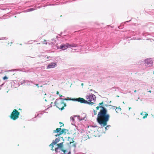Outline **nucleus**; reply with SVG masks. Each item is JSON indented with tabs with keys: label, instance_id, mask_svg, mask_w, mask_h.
<instances>
[{
	"label": "nucleus",
	"instance_id": "f257e3e1",
	"mask_svg": "<svg viewBox=\"0 0 154 154\" xmlns=\"http://www.w3.org/2000/svg\"><path fill=\"white\" fill-rule=\"evenodd\" d=\"M110 116L109 115L101 117L100 118H97V122L100 125L99 127L100 128H102L106 125L107 122L109 121Z\"/></svg>",
	"mask_w": 154,
	"mask_h": 154
},
{
	"label": "nucleus",
	"instance_id": "f03ea898",
	"mask_svg": "<svg viewBox=\"0 0 154 154\" xmlns=\"http://www.w3.org/2000/svg\"><path fill=\"white\" fill-rule=\"evenodd\" d=\"M99 108H101L102 109L98 112L97 118H100L102 116L109 115V114L107 113V110L106 109L104 106H98L96 107L97 110Z\"/></svg>",
	"mask_w": 154,
	"mask_h": 154
},
{
	"label": "nucleus",
	"instance_id": "7ed1b4c3",
	"mask_svg": "<svg viewBox=\"0 0 154 154\" xmlns=\"http://www.w3.org/2000/svg\"><path fill=\"white\" fill-rule=\"evenodd\" d=\"M59 100V99H57L54 102V106H56L57 107L58 109L62 110L64 109V107L66 106V104L63 101H60L58 102H57Z\"/></svg>",
	"mask_w": 154,
	"mask_h": 154
},
{
	"label": "nucleus",
	"instance_id": "20e7f679",
	"mask_svg": "<svg viewBox=\"0 0 154 154\" xmlns=\"http://www.w3.org/2000/svg\"><path fill=\"white\" fill-rule=\"evenodd\" d=\"M20 115V113L17 109H14L11 113L10 117L13 120L17 119Z\"/></svg>",
	"mask_w": 154,
	"mask_h": 154
},
{
	"label": "nucleus",
	"instance_id": "39448f33",
	"mask_svg": "<svg viewBox=\"0 0 154 154\" xmlns=\"http://www.w3.org/2000/svg\"><path fill=\"white\" fill-rule=\"evenodd\" d=\"M73 100L75 101H78L80 102L81 103L87 104L92 105L94 104V103L92 102L91 101V102H88V101L85 100L84 98L81 97H79L76 98V99H73Z\"/></svg>",
	"mask_w": 154,
	"mask_h": 154
},
{
	"label": "nucleus",
	"instance_id": "423d86ee",
	"mask_svg": "<svg viewBox=\"0 0 154 154\" xmlns=\"http://www.w3.org/2000/svg\"><path fill=\"white\" fill-rule=\"evenodd\" d=\"M96 97L95 95L91 93L89 94V95L86 96V98L88 101L91 102L92 100H96Z\"/></svg>",
	"mask_w": 154,
	"mask_h": 154
},
{
	"label": "nucleus",
	"instance_id": "0eeeda50",
	"mask_svg": "<svg viewBox=\"0 0 154 154\" xmlns=\"http://www.w3.org/2000/svg\"><path fill=\"white\" fill-rule=\"evenodd\" d=\"M69 45V44L68 43H66V44H62L60 46H57L56 47L58 49H61L62 50H65L69 48L68 45Z\"/></svg>",
	"mask_w": 154,
	"mask_h": 154
},
{
	"label": "nucleus",
	"instance_id": "6e6552de",
	"mask_svg": "<svg viewBox=\"0 0 154 154\" xmlns=\"http://www.w3.org/2000/svg\"><path fill=\"white\" fill-rule=\"evenodd\" d=\"M145 65L146 66H152L153 62L151 59H146L145 60Z\"/></svg>",
	"mask_w": 154,
	"mask_h": 154
},
{
	"label": "nucleus",
	"instance_id": "1a4fd4ad",
	"mask_svg": "<svg viewBox=\"0 0 154 154\" xmlns=\"http://www.w3.org/2000/svg\"><path fill=\"white\" fill-rule=\"evenodd\" d=\"M51 57H48L47 55H42L41 56H39V58H40V59L41 60V62H45V61H47L46 60L47 59H49L51 58Z\"/></svg>",
	"mask_w": 154,
	"mask_h": 154
},
{
	"label": "nucleus",
	"instance_id": "9d476101",
	"mask_svg": "<svg viewBox=\"0 0 154 154\" xmlns=\"http://www.w3.org/2000/svg\"><path fill=\"white\" fill-rule=\"evenodd\" d=\"M60 139L59 137L57 138L55 140H54L52 142L50 145H49V146H51V147L52 148L51 149L53 151L54 150L53 148L54 146V145L56 144L57 143H58L60 141Z\"/></svg>",
	"mask_w": 154,
	"mask_h": 154
},
{
	"label": "nucleus",
	"instance_id": "9b49d317",
	"mask_svg": "<svg viewBox=\"0 0 154 154\" xmlns=\"http://www.w3.org/2000/svg\"><path fill=\"white\" fill-rule=\"evenodd\" d=\"M75 117H77V119L78 120H79V121L82 120V119H80V116H79L78 115H74L73 116V117H70V119L71 120V121H72L71 124L72 125H75V120L74 118Z\"/></svg>",
	"mask_w": 154,
	"mask_h": 154
},
{
	"label": "nucleus",
	"instance_id": "f8f14e48",
	"mask_svg": "<svg viewBox=\"0 0 154 154\" xmlns=\"http://www.w3.org/2000/svg\"><path fill=\"white\" fill-rule=\"evenodd\" d=\"M57 62H54L49 64L47 67V69L53 68L57 66Z\"/></svg>",
	"mask_w": 154,
	"mask_h": 154
},
{
	"label": "nucleus",
	"instance_id": "ddd939ff",
	"mask_svg": "<svg viewBox=\"0 0 154 154\" xmlns=\"http://www.w3.org/2000/svg\"><path fill=\"white\" fill-rule=\"evenodd\" d=\"M72 2V1L71 0H69L68 1L62 2H60V3H59V2H57L55 4H48V5H58L60 4H61V5H63V4H66L67 2Z\"/></svg>",
	"mask_w": 154,
	"mask_h": 154
},
{
	"label": "nucleus",
	"instance_id": "4468645a",
	"mask_svg": "<svg viewBox=\"0 0 154 154\" xmlns=\"http://www.w3.org/2000/svg\"><path fill=\"white\" fill-rule=\"evenodd\" d=\"M57 147L55 148V151H57L58 149H61L63 145V142H62L57 144Z\"/></svg>",
	"mask_w": 154,
	"mask_h": 154
},
{
	"label": "nucleus",
	"instance_id": "2eb2a0df",
	"mask_svg": "<svg viewBox=\"0 0 154 154\" xmlns=\"http://www.w3.org/2000/svg\"><path fill=\"white\" fill-rule=\"evenodd\" d=\"M64 97V96H62V95H61V96H60V98L59 99V100H62L61 101H63V100H72V101H74L73 100V99H76V98H70V99H67V98H62L61 97Z\"/></svg>",
	"mask_w": 154,
	"mask_h": 154
},
{
	"label": "nucleus",
	"instance_id": "dca6fc26",
	"mask_svg": "<svg viewBox=\"0 0 154 154\" xmlns=\"http://www.w3.org/2000/svg\"><path fill=\"white\" fill-rule=\"evenodd\" d=\"M127 33L129 34L130 35H135L136 33L134 31H132L131 30H129L127 31Z\"/></svg>",
	"mask_w": 154,
	"mask_h": 154
},
{
	"label": "nucleus",
	"instance_id": "f3484780",
	"mask_svg": "<svg viewBox=\"0 0 154 154\" xmlns=\"http://www.w3.org/2000/svg\"><path fill=\"white\" fill-rule=\"evenodd\" d=\"M147 26L149 28L152 27L154 28V23H148L147 24Z\"/></svg>",
	"mask_w": 154,
	"mask_h": 154
},
{
	"label": "nucleus",
	"instance_id": "a211bd4d",
	"mask_svg": "<svg viewBox=\"0 0 154 154\" xmlns=\"http://www.w3.org/2000/svg\"><path fill=\"white\" fill-rule=\"evenodd\" d=\"M78 46L77 44L75 43H72L71 44H69V45H68L69 48H71L72 47H76Z\"/></svg>",
	"mask_w": 154,
	"mask_h": 154
},
{
	"label": "nucleus",
	"instance_id": "6ab92c4d",
	"mask_svg": "<svg viewBox=\"0 0 154 154\" xmlns=\"http://www.w3.org/2000/svg\"><path fill=\"white\" fill-rule=\"evenodd\" d=\"M65 131H68V130L67 129H61V130L60 131V135H61L63 133H64V134H66V132H65Z\"/></svg>",
	"mask_w": 154,
	"mask_h": 154
},
{
	"label": "nucleus",
	"instance_id": "aec40b11",
	"mask_svg": "<svg viewBox=\"0 0 154 154\" xmlns=\"http://www.w3.org/2000/svg\"><path fill=\"white\" fill-rule=\"evenodd\" d=\"M61 130V128H57L54 131V132H56L57 133H58L59 132H60V131Z\"/></svg>",
	"mask_w": 154,
	"mask_h": 154
},
{
	"label": "nucleus",
	"instance_id": "412c9836",
	"mask_svg": "<svg viewBox=\"0 0 154 154\" xmlns=\"http://www.w3.org/2000/svg\"><path fill=\"white\" fill-rule=\"evenodd\" d=\"M111 127V126L110 125H106V127H105V131H106L107 130H108L109 129V128Z\"/></svg>",
	"mask_w": 154,
	"mask_h": 154
},
{
	"label": "nucleus",
	"instance_id": "4be33fe9",
	"mask_svg": "<svg viewBox=\"0 0 154 154\" xmlns=\"http://www.w3.org/2000/svg\"><path fill=\"white\" fill-rule=\"evenodd\" d=\"M114 108H116V109H117V110H116V111L117 112H118V111H120L121 110V109L120 107L117 108L116 107V106H114Z\"/></svg>",
	"mask_w": 154,
	"mask_h": 154
},
{
	"label": "nucleus",
	"instance_id": "5701e85b",
	"mask_svg": "<svg viewBox=\"0 0 154 154\" xmlns=\"http://www.w3.org/2000/svg\"><path fill=\"white\" fill-rule=\"evenodd\" d=\"M45 112L48 113L47 112H45V110H44L43 111H39V115L40 114L42 115L43 114V113H45Z\"/></svg>",
	"mask_w": 154,
	"mask_h": 154
},
{
	"label": "nucleus",
	"instance_id": "b1692460",
	"mask_svg": "<svg viewBox=\"0 0 154 154\" xmlns=\"http://www.w3.org/2000/svg\"><path fill=\"white\" fill-rule=\"evenodd\" d=\"M62 150L61 149H58L57 150V151H55L56 152H60V151H62Z\"/></svg>",
	"mask_w": 154,
	"mask_h": 154
},
{
	"label": "nucleus",
	"instance_id": "393cba45",
	"mask_svg": "<svg viewBox=\"0 0 154 154\" xmlns=\"http://www.w3.org/2000/svg\"><path fill=\"white\" fill-rule=\"evenodd\" d=\"M72 142H70L69 143H67L68 146H69V145L71 144V143H73L74 142V141L73 140H72Z\"/></svg>",
	"mask_w": 154,
	"mask_h": 154
},
{
	"label": "nucleus",
	"instance_id": "a878e982",
	"mask_svg": "<svg viewBox=\"0 0 154 154\" xmlns=\"http://www.w3.org/2000/svg\"><path fill=\"white\" fill-rule=\"evenodd\" d=\"M68 150H69V151L67 153V154H71V151L70 148L68 149Z\"/></svg>",
	"mask_w": 154,
	"mask_h": 154
},
{
	"label": "nucleus",
	"instance_id": "bb28decb",
	"mask_svg": "<svg viewBox=\"0 0 154 154\" xmlns=\"http://www.w3.org/2000/svg\"><path fill=\"white\" fill-rule=\"evenodd\" d=\"M8 79V77H7V76H5L3 78V79L4 80H5L6 79Z\"/></svg>",
	"mask_w": 154,
	"mask_h": 154
},
{
	"label": "nucleus",
	"instance_id": "cd10ccee",
	"mask_svg": "<svg viewBox=\"0 0 154 154\" xmlns=\"http://www.w3.org/2000/svg\"><path fill=\"white\" fill-rule=\"evenodd\" d=\"M96 114H97V111L94 109V115H95Z\"/></svg>",
	"mask_w": 154,
	"mask_h": 154
},
{
	"label": "nucleus",
	"instance_id": "c85d7f7f",
	"mask_svg": "<svg viewBox=\"0 0 154 154\" xmlns=\"http://www.w3.org/2000/svg\"><path fill=\"white\" fill-rule=\"evenodd\" d=\"M40 43H39V44H45L46 45H47V42H45V43H44L43 42H40Z\"/></svg>",
	"mask_w": 154,
	"mask_h": 154
},
{
	"label": "nucleus",
	"instance_id": "c756f323",
	"mask_svg": "<svg viewBox=\"0 0 154 154\" xmlns=\"http://www.w3.org/2000/svg\"><path fill=\"white\" fill-rule=\"evenodd\" d=\"M62 151L63 152V153H60V154H65V152H66V150H63V149H62Z\"/></svg>",
	"mask_w": 154,
	"mask_h": 154
},
{
	"label": "nucleus",
	"instance_id": "7c9ffc66",
	"mask_svg": "<svg viewBox=\"0 0 154 154\" xmlns=\"http://www.w3.org/2000/svg\"><path fill=\"white\" fill-rule=\"evenodd\" d=\"M118 28L120 29H122L123 27V26H119L118 27Z\"/></svg>",
	"mask_w": 154,
	"mask_h": 154
},
{
	"label": "nucleus",
	"instance_id": "2f4dec72",
	"mask_svg": "<svg viewBox=\"0 0 154 154\" xmlns=\"http://www.w3.org/2000/svg\"><path fill=\"white\" fill-rule=\"evenodd\" d=\"M72 140V138L71 137H68V140L69 141L71 140Z\"/></svg>",
	"mask_w": 154,
	"mask_h": 154
},
{
	"label": "nucleus",
	"instance_id": "473e14b6",
	"mask_svg": "<svg viewBox=\"0 0 154 154\" xmlns=\"http://www.w3.org/2000/svg\"><path fill=\"white\" fill-rule=\"evenodd\" d=\"M72 146H74L75 148L76 147V144L75 143L73 144L72 145Z\"/></svg>",
	"mask_w": 154,
	"mask_h": 154
},
{
	"label": "nucleus",
	"instance_id": "72a5a7b5",
	"mask_svg": "<svg viewBox=\"0 0 154 154\" xmlns=\"http://www.w3.org/2000/svg\"><path fill=\"white\" fill-rule=\"evenodd\" d=\"M103 104V102H102L101 103H100L99 104V105H102V104Z\"/></svg>",
	"mask_w": 154,
	"mask_h": 154
},
{
	"label": "nucleus",
	"instance_id": "f704fd0d",
	"mask_svg": "<svg viewBox=\"0 0 154 154\" xmlns=\"http://www.w3.org/2000/svg\"><path fill=\"white\" fill-rule=\"evenodd\" d=\"M152 14L153 16L154 17V10L153 11V12H152Z\"/></svg>",
	"mask_w": 154,
	"mask_h": 154
},
{
	"label": "nucleus",
	"instance_id": "c9c22d12",
	"mask_svg": "<svg viewBox=\"0 0 154 154\" xmlns=\"http://www.w3.org/2000/svg\"><path fill=\"white\" fill-rule=\"evenodd\" d=\"M59 135H60V134H57V135H55V137H57V136H59Z\"/></svg>",
	"mask_w": 154,
	"mask_h": 154
},
{
	"label": "nucleus",
	"instance_id": "e433bc0d",
	"mask_svg": "<svg viewBox=\"0 0 154 154\" xmlns=\"http://www.w3.org/2000/svg\"><path fill=\"white\" fill-rule=\"evenodd\" d=\"M108 26H110V25H108ZM110 27L111 28H114V26H110Z\"/></svg>",
	"mask_w": 154,
	"mask_h": 154
},
{
	"label": "nucleus",
	"instance_id": "4c0bfd02",
	"mask_svg": "<svg viewBox=\"0 0 154 154\" xmlns=\"http://www.w3.org/2000/svg\"><path fill=\"white\" fill-rule=\"evenodd\" d=\"M117 88L116 87H112V89H116Z\"/></svg>",
	"mask_w": 154,
	"mask_h": 154
},
{
	"label": "nucleus",
	"instance_id": "58836bf2",
	"mask_svg": "<svg viewBox=\"0 0 154 154\" xmlns=\"http://www.w3.org/2000/svg\"><path fill=\"white\" fill-rule=\"evenodd\" d=\"M146 116H145L143 117V119H144L146 118Z\"/></svg>",
	"mask_w": 154,
	"mask_h": 154
},
{
	"label": "nucleus",
	"instance_id": "ea45409f",
	"mask_svg": "<svg viewBox=\"0 0 154 154\" xmlns=\"http://www.w3.org/2000/svg\"><path fill=\"white\" fill-rule=\"evenodd\" d=\"M146 116H145L143 117V119H144L146 118Z\"/></svg>",
	"mask_w": 154,
	"mask_h": 154
},
{
	"label": "nucleus",
	"instance_id": "a19ab883",
	"mask_svg": "<svg viewBox=\"0 0 154 154\" xmlns=\"http://www.w3.org/2000/svg\"><path fill=\"white\" fill-rule=\"evenodd\" d=\"M62 32H61V33H60V34H59L58 35H59V36H61V35H62Z\"/></svg>",
	"mask_w": 154,
	"mask_h": 154
},
{
	"label": "nucleus",
	"instance_id": "79ce46f5",
	"mask_svg": "<svg viewBox=\"0 0 154 154\" xmlns=\"http://www.w3.org/2000/svg\"><path fill=\"white\" fill-rule=\"evenodd\" d=\"M63 150L66 151V152H65V154H66V152H67L68 149L67 150Z\"/></svg>",
	"mask_w": 154,
	"mask_h": 154
},
{
	"label": "nucleus",
	"instance_id": "37998d69",
	"mask_svg": "<svg viewBox=\"0 0 154 154\" xmlns=\"http://www.w3.org/2000/svg\"><path fill=\"white\" fill-rule=\"evenodd\" d=\"M140 115L142 116L143 115V113L142 112L140 113Z\"/></svg>",
	"mask_w": 154,
	"mask_h": 154
},
{
	"label": "nucleus",
	"instance_id": "c03bdc74",
	"mask_svg": "<svg viewBox=\"0 0 154 154\" xmlns=\"http://www.w3.org/2000/svg\"><path fill=\"white\" fill-rule=\"evenodd\" d=\"M33 10H32V8H31L29 9V10L30 11H32Z\"/></svg>",
	"mask_w": 154,
	"mask_h": 154
},
{
	"label": "nucleus",
	"instance_id": "a18cd8bd",
	"mask_svg": "<svg viewBox=\"0 0 154 154\" xmlns=\"http://www.w3.org/2000/svg\"><path fill=\"white\" fill-rule=\"evenodd\" d=\"M148 115L147 114H146L145 115V116H146L147 117V116Z\"/></svg>",
	"mask_w": 154,
	"mask_h": 154
},
{
	"label": "nucleus",
	"instance_id": "49530a36",
	"mask_svg": "<svg viewBox=\"0 0 154 154\" xmlns=\"http://www.w3.org/2000/svg\"><path fill=\"white\" fill-rule=\"evenodd\" d=\"M42 7V6H41V5L39 6V8H41Z\"/></svg>",
	"mask_w": 154,
	"mask_h": 154
},
{
	"label": "nucleus",
	"instance_id": "de8ad7c7",
	"mask_svg": "<svg viewBox=\"0 0 154 154\" xmlns=\"http://www.w3.org/2000/svg\"><path fill=\"white\" fill-rule=\"evenodd\" d=\"M59 94V92H58V91H57V94Z\"/></svg>",
	"mask_w": 154,
	"mask_h": 154
},
{
	"label": "nucleus",
	"instance_id": "09e8293b",
	"mask_svg": "<svg viewBox=\"0 0 154 154\" xmlns=\"http://www.w3.org/2000/svg\"><path fill=\"white\" fill-rule=\"evenodd\" d=\"M66 98H67V99H70V98H69V97H67Z\"/></svg>",
	"mask_w": 154,
	"mask_h": 154
},
{
	"label": "nucleus",
	"instance_id": "8fccbe9b",
	"mask_svg": "<svg viewBox=\"0 0 154 154\" xmlns=\"http://www.w3.org/2000/svg\"><path fill=\"white\" fill-rule=\"evenodd\" d=\"M130 21H130H126V22L128 23V22H129Z\"/></svg>",
	"mask_w": 154,
	"mask_h": 154
},
{
	"label": "nucleus",
	"instance_id": "3c124183",
	"mask_svg": "<svg viewBox=\"0 0 154 154\" xmlns=\"http://www.w3.org/2000/svg\"><path fill=\"white\" fill-rule=\"evenodd\" d=\"M148 92H149L151 93V91H148Z\"/></svg>",
	"mask_w": 154,
	"mask_h": 154
},
{
	"label": "nucleus",
	"instance_id": "603ef678",
	"mask_svg": "<svg viewBox=\"0 0 154 154\" xmlns=\"http://www.w3.org/2000/svg\"><path fill=\"white\" fill-rule=\"evenodd\" d=\"M136 91H136V90H135V91H134V93H135V92H136Z\"/></svg>",
	"mask_w": 154,
	"mask_h": 154
},
{
	"label": "nucleus",
	"instance_id": "864d4df0",
	"mask_svg": "<svg viewBox=\"0 0 154 154\" xmlns=\"http://www.w3.org/2000/svg\"><path fill=\"white\" fill-rule=\"evenodd\" d=\"M81 85H82V86H83V83H82V84H81Z\"/></svg>",
	"mask_w": 154,
	"mask_h": 154
},
{
	"label": "nucleus",
	"instance_id": "5fc2aeb1",
	"mask_svg": "<svg viewBox=\"0 0 154 154\" xmlns=\"http://www.w3.org/2000/svg\"><path fill=\"white\" fill-rule=\"evenodd\" d=\"M104 106H107V105H106L105 104V105H104Z\"/></svg>",
	"mask_w": 154,
	"mask_h": 154
},
{
	"label": "nucleus",
	"instance_id": "6e6d98bb",
	"mask_svg": "<svg viewBox=\"0 0 154 154\" xmlns=\"http://www.w3.org/2000/svg\"><path fill=\"white\" fill-rule=\"evenodd\" d=\"M48 109V108H47V109H45V110H47Z\"/></svg>",
	"mask_w": 154,
	"mask_h": 154
},
{
	"label": "nucleus",
	"instance_id": "4d7b16f0",
	"mask_svg": "<svg viewBox=\"0 0 154 154\" xmlns=\"http://www.w3.org/2000/svg\"><path fill=\"white\" fill-rule=\"evenodd\" d=\"M18 110H21V109H18Z\"/></svg>",
	"mask_w": 154,
	"mask_h": 154
},
{
	"label": "nucleus",
	"instance_id": "13d9d810",
	"mask_svg": "<svg viewBox=\"0 0 154 154\" xmlns=\"http://www.w3.org/2000/svg\"><path fill=\"white\" fill-rule=\"evenodd\" d=\"M44 42H46V41L45 40Z\"/></svg>",
	"mask_w": 154,
	"mask_h": 154
},
{
	"label": "nucleus",
	"instance_id": "bf43d9fd",
	"mask_svg": "<svg viewBox=\"0 0 154 154\" xmlns=\"http://www.w3.org/2000/svg\"><path fill=\"white\" fill-rule=\"evenodd\" d=\"M97 127V126H94V127Z\"/></svg>",
	"mask_w": 154,
	"mask_h": 154
},
{
	"label": "nucleus",
	"instance_id": "052dcab7",
	"mask_svg": "<svg viewBox=\"0 0 154 154\" xmlns=\"http://www.w3.org/2000/svg\"><path fill=\"white\" fill-rule=\"evenodd\" d=\"M104 132V133H105V131H104V132Z\"/></svg>",
	"mask_w": 154,
	"mask_h": 154
},
{
	"label": "nucleus",
	"instance_id": "680f3d73",
	"mask_svg": "<svg viewBox=\"0 0 154 154\" xmlns=\"http://www.w3.org/2000/svg\"><path fill=\"white\" fill-rule=\"evenodd\" d=\"M117 97H119V96H117Z\"/></svg>",
	"mask_w": 154,
	"mask_h": 154
},
{
	"label": "nucleus",
	"instance_id": "e2e57ef3",
	"mask_svg": "<svg viewBox=\"0 0 154 154\" xmlns=\"http://www.w3.org/2000/svg\"><path fill=\"white\" fill-rule=\"evenodd\" d=\"M45 101H47V100H46V99H45Z\"/></svg>",
	"mask_w": 154,
	"mask_h": 154
},
{
	"label": "nucleus",
	"instance_id": "0e129e2a",
	"mask_svg": "<svg viewBox=\"0 0 154 154\" xmlns=\"http://www.w3.org/2000/svg\"><path fill=\"white\" fill-rule=\"evenodd\" d=\"M56 37L57 38L58 37V36H56Z\"/></svg>",
	"mask_w": 154,
	"mask_h": 154
},
{
	"label": "nucleus",
	"instance_id": "69168bd1",
	"mask_svg": "<svg viewBox=\"0 0 154 154\" xmlns=\"http://www.w3.org/2000/svg\"><path fill=\"white\" fill-rule=\"evenodd\" d=\"M130 108H129V110H130Z\"/></svg>",
	"mask_w": 154,
	"mask_h": 154
},
{
	"label": "nucleus",
	"instance_id": "338daca9",
	"mask_svg": "<svg viewBox=\"0 0 154 154\" xmlns=\"http://www.w3.org/2000/svg\"><path fill=\"white\" fill-rule=\"evenodd\" d=\"M38 85V84H37V85Z\"/></svg>",
	"mask_w": 154,
	"mask_h": 154
},
{
	"label": "nucleus",
	"instance_id": "774afa93",
	"mask_svg": "<svg viewBox=\"0 0 154 154\" xmlns=\"http://www.w3.org/2000/svg\"><path fill=\"white\" fill-rule=\"evenodd\" d=\"M153 74H154V72H153Z\"/></svg>",
	"mask_w": 154,
	"mask_h": 154
}]
</instances>
